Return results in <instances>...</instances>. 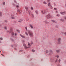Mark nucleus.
Segmentation results:
<instances>
[{"label": "nucleus", "instance_id": "nucleus-38", "mask_svg": "<svg viewBox=\"0 0 66 66\" xmlns=\"http://www.w3.org/2000/svg\"><path fill=\"white\" fill-rule=\"evenodd\" d=\"M14 2L15 3H16V4H17V3L15 1H14Z\"/></svg>", "mask_w": 66, "mask_h": 66}, {"label": "nucleus", "instance_id": "nucleus-19", "mask_svg": "<svg viewBox=\"0 0 66 66\" xmlns=\"http://www.w3.org/2000/svg\"><path fill=\"white\" fill-rule=\"evenodd\" d=\"M43 4H47V3L46 2H43Z\"/></svg>", "mask_w": 66, "mask_h": 66}, {"label": "nucleus", "instance_id": "nucleus-57", "mask_svg": "<svg viewBox=\"0 0 66 66\" xmlns=\"http://www.w3.org/2000/svg\"><path fill=\"white\" fill-rule=\"evenodd\" d=\"M1 26V24H0V26Z\"/></svg>", "mask_w": 66, "mask_h": 66}, {"label": "nucleus", "instance_id": "nucleus-1", "mask_svg": "<svg viewBox=\"0 0 66 66\" xmlns=\"http://www.w3.org/2000/svg\"><path fill=\"white\" fill-rule=\"evenodd\" d=\"M28 34H29V35L31 37L33 36V34L32 31H28Z\"/></svg>", "mask_w": 66, "mask_h": 66}, {"label": "nucleus", "instance_id": "nucleus-3", "mask_svg": "<svg viewBox=\"0 0 66 66\" xmlns=\"http://www.w3.org/2000/svg\"><path fill=\"white\" fill-rule=\"evenodd\" d=\"M60 14H61V15H64V14H66V11L61 12H60Z\"/></svg>", "mask_w": 66, "mask_h": 66}, {"label": "nucleus", "instance_id": "nucleus-5", "mask_svg": "<svg viewBox=\"0 0 66 66\" xmlns=\"http://www.w3.org/2000/svg\"><path fill=\"white\" fill-rule=\"evenodd\" d=\"M46 18H47L48 19L50 18H51V16H50V14H48L46 16Z\"/></svg>", "mask_w": 66, "mask_h": 66}, {"label": "nucleus", "instance_id": "nucleus-16", "mask_svg": "<svg viewBox=\"0 0 66 66\" xmlns=\"http://www.w3.org/2000/svg\"><path fill=\"white\" fill-rule=\"evenodd\" d=\"M35 12L36 13V14H38V11L37 10L36 11H35Z\"/></svg>", "mask_w": 66, "mask_h": 66}, {"label": "nucleus", "instance_id": "nucleus-21", "mask_svg": "<svg viewBox=\"0 0 66 66\" xmlns=\"http://www.w3.org/2000/svg\"><path fill=\"white\" fill-rule=\"evenodd\" d=\"M16 31L20 33V31L19 29H16Z\"/></svg>", "mask_w": 66, "mask_h": 66}, {"label": "nucleus", "instance_id": "nucleus-31", "mask_svg": "<svg viewBox=\"0 0 66 66\" xmlns=\"http://www.w3.org/2000/svg\"><path fill=\"white\" fill-rule=\"evenodd\" d=\"M56 16L58 17H59L60 16V15L59 14H57L56 15Z\"/></svg>", "mask_w": 66, "mask_h": 66}, {"label": "nucleus", "instance_id": "nucleus-18", "mask_svg": "<svg viewBox=\"0 0 66 66\" xmlns=\"http://www.w3.org/2000/svg\"><path fill=\"white\" fill-rule=\"evenodd\" d=\"M56 52H57V53H59L60 52V51L59 50H57L56 51Z\"/></svg>", "mask_w": 66, "mask_h": 66}, {"label": "nucleus", "instance_id": "nucleus-40", "mask_svg": "<svg viewBox=\"0 0 66 66\" xmlns=\"http://www.w3.org/2000/svg\"><path fill=\"white\" fill-rule=\"evenodd\" d=\"M19 7V6L18 5H17V6H16V7L18 8V7Z\"/></svg>", "mask_w": 66, "mask_h": 66}, {"label": "nucleus", "instance_id": "nucleus-32", "mask_svg": "<svg viewBox=\"0 0 66 66\" xmlns=\"http://www.w3.org/2000/svg\"><path fill=\"white\" fill-rule=\"evenodd\" d=\"M31 15L32 18H34V15L33 14H31Z\"/></svg>", "mask_w": 66, "mask_h": 66}, {"label": "nucleus", "instance_id": "nucleus-44", "mask_svg": "<svg viewBox=\"0 0 66 66\" xmlns=\"http://www.w3.org/2000/svg\"><path fill=\"white\" fill-rule=\"evenodd\" d=\"M32 52H35V51L34 50H32Z\"/></svg>", "mask_w": 66, "mask_h": 66}, {"label": "nucleus", "instance_id": "nucleus-20", "mask_svg": "<svg viewBox=\"0 0 66 66\" xmlns=\"http://www.w3.org/2000/svg\"><path fill=\"white\" fill-rule=\"evenodd\" d=\"M48 6L49 7H50L51 6V4L50 3H49L48 4Z\"/></svg>", "mask_w": 66, "mask_h": 66}, {"label": "nucleus", "instance_id": "nucleus-46", "mask_svg": "<svg viewBox=\"0 0 66 66\" xmlns=\"http://www.w3.org/2000/svg\"><path fill=\"white\" fill-rule=\"evenodd\" d=\"M64 19H66V17H64Z\"/></svg>", "mask_w": 66, "mask_h": 66}, {"label": "nucleus", "instance_id": "nucleus-47", "mask_svg": "<svg viewBox=\"0 0 66 66\" xmlns=\"http://www.w3.org/2000/svg\"><path fill=\"white\" fill-rule=\"evenodd\" d=\"M54 6H56V4L55 3H54Z\"/></svg>", "mask_w": 66, "mask_h": 66}, {"label": "nucleus", "instance_id": "nucleus-53", "mask_svg": "<svg viewBox=\"0 0 66 66\" xmlns=\"http://www.w3.org/2000/svg\"><path fill=\"white\" fill-rule=\"evenodd\" d=\"M27 21H29V19H28L27 20Z\"/></svg>", "mask_w": 66, "mask_h": 66}, {"label": "nucleus", "instance_id": "nucleus-52", "mask_svg": "<svg viewBox=\"0 0 66 66\" xmlns=\"http://www.w3.org/2000/svg\"><path fill=\"white\" fill-rule=\"evenodd\" d=\"M57 59H56V62H57Z\"/></svg>", "mask_w": 66, "mask_h": 66}, {"label": "nucleus", "instance_id": "nucleus-30", "mask_svg": "<svg viewBox=\"0 0 66 66\" xmlns=\"http://www.w3.org/2000/svg\"><path fill=\"white\" fill-rule=\"evenodd\" d=\"M60 21H62V22H64V20H63V19H61L60 20Z\"/></svg>", "mask_w": 66, "mask_h": 66}, {"label": "nucleus", "instance_id": "nucleus-26", "mask_svg": "<svg viewBox=\"0 0 66 66\" xmlns=\"http://www.w3.org/2000/svg\"><path fill=\"white\" fill-rule=\"evenodd\" d=\"M52 22H53V23H56V22L55 21H52Z\"/></svg>", "mask_w": 66, "mask_h": 66}, {"label": "nucleus", "instance_id": "nucleus-22", "mask_svg": "<svg viewBox=\"0 0 66 66\" xmlns=\"http://www.w3.org/2000/svg\"><path fill=\"white\" fill-rule=\"evenodd\" d=\"M28 46L29 47H28V48H29L30 47V43H28Z\"/></svg>", "mask_w": 66, "mask_h": 66}, {"label": "nucleus", "instance_id": "nucleus-36", "mask_svg": "<svg viewBox=\"0 0 66 66\" xmlns=\"http://www.w3.org/2000/svg\"><path fill=\"white\" fill-rule=\"evenodd\" d=\"M54 10H57V9L56 8H54Z\"/></svg>", "mask_w": 66, "mask_h": 66}, {"label": "nucleus", "instance_id": "nucleus-37", "mask_svg": "<svg viewBox=\"0 0 66 66\" xmlns=\"http://www.w3.org/2000/svg\"><path fill=\"white\" fill-rule=\"evenodd\" d=\"M56 57L57 58H58L59 57V56L58 55L56 56Z\"/></svg>", "mask_w": 66, "mask_h": 66}, {"label": "nucleus", "instance_id": "nucleus-56", "mask_svg": "<svg viewBox=\"0 0 66 66\" xmlns=\"http://www.w3.org/2000/svg\"><path fill=\"white\" fill-rule=\"evenodd\" d=\"M2 56H3L4 55H3V54H2Z\"/></svg>", "mask_w": 66, "mask_h": 66}, {"label": "nucleus", "instance_id": "nucleus-50", "mask_svg": "<svg viewBox=\"0 0 66 66\" xmlns=\"http://www.w3.org/2000/svg\"><path fill=\"white\" fill-rule=\"evenodd\" d=\"M65 6L66 7V2L65 3Z\"/></svg>", "mask_w": 66, "mask_h": 66}, {"label": "nucleus", "instance_id": "nucleus-55", "mask_svg": "<svg viewBox=\"0 0 66 66\" xmlns=\"http://www.w3.org/2000/svg\"><path fill=\"white\" fill-rule=\"evenodd\" d=\"M0 43H1V41H0Z\"/></svg>", "mask_w": 66, "mask_h": 66}, {"label": "nucleus", "instance_id": "nucleus-42", "mask_svg": "<svg viewBox=\"0 0 66 66\" xmlns=\"http://www.w3.org/2000/svg\"><path fill=\"white\" fill-rule=\"evenodd\" d=\"M34 44V43L32 42H31V44Z\"/></svg>", "mask_w": 66, "mask_h": 66}, {"label": "nucleus", "instance_id": "nucleus-8", "mask_svg": "<svg viewBox=\"0 0 66 66\" xmlns=\"http://www.w3.org/2000/svg\"><path fill=\"white\" fill-rule=\"evenodd\" d=\"M25 9H26V11H28V10H29L28 7H27V6L25 7Z\"/></svg>", "mask_w": 66, "mask_h": 66}, {"label": "nucleus", "instance_id": "nucleus-9", "mask_svg": "<svg viewBox=\"0 0 66 66\" xmlns=\"http://www.w3.org/2000/svg\"><path fill=\"white\" fill-rule=\"evenodd\" d=\"M20 36H21V37H22V38H25V36H23V35H22L21 34L20 35Z\"/></svg>", "mask_w": 66, "mask_h": 66}, {"label": "nucleus", "instance_id": "nucleus-10", "mask_svg": "<svg viewBox=\"0 0 66 66\" xmlns=\"http://www.w3.org/2000/svg\"><path fill=\"white\" fill-rule=\"evenodd\" d=\"M30 27L31 29H33V25H30Z\"/></svg>", "mask_w": 66, "mask_h": 66}, {"label": "nucleus", "instance_id": "nucleus-29", "mask_svg": "<svg viewBox=\"0 0 66 66\" xmlns=\"http://www.w3.org/2000/svg\"><path fill=\"white\" fill-rule=\"evenodd\" d=\"M3 4L4 5H5V2H3Z\"/></svg>", "mask_w": 66, "mask_h": 66}, {"label": "nucleus", "instance_id": "nucleus-7", "mask_svg": "<svg viewBox=\"0 0 66 66\" xmlns=\"http://www.w3.org/2000/svg\"><path fill=\"white\" fill-rule=\"evenodd\" d=\"M22 19H20V20H19L18 22H22Z\"/></svg>", "mask_w": 66, "mask_h": 66}, {"label": "nucleus", "instance_id": "nucleus-34", "mask_svg": "<svg viewBox=\"0 0 66 66\" xmlns=\"http://www.w3.org/2000/svg\"><path fill=\"white\" fill-rule=\"evenodd\" d=\"M17 11H18V12H19V9H17Z\"/></svg>", "mask_w": 66, "mask_h": 66}, {"label": "nucleus", "instance_id": "nucleus-48", "mask_svg": "<svg viewBox=\"0 0 66 66\" xmlns=\"http://www.w3.org/2000/svg\"><path fill=\"white\" fill-rule=\"evenodd\" d=\"M15 46L16 47L17 46V45L16 44H15Z\"/></svg>", "mask_w": 66, "mask_h": 66}, {"label": "nucleus", "instance_id": "nucleus-25", "mask_svg": "<svg viewBox=\"0 0 66 66\" xmlns=\"http://www.w3.org/2000/svg\"><path fill=\"white\" fill-rule=\"evenodd\" d=\"M25 29H26V31H28V29H27V26L25 27Z\"/></svg>", "mask_w": 66, "mask_h": 66}, {"label": "nucleus", "instance_id": "nucleus-27", "mask_svg": "<svg viewBox=\"0 0 66 66\" xmlns=\"http://www.w3.org/2000/svg\"><path fill=\"white\" fill-rule=\"evenodd\" d=\"M25 34H26V35H27V36H28V33H27V32H25Z\"/></svg>", "mask_w": 66, "mask_h": 66}, {"label": "nucleus", "instance_id": "nucleus-14", "mask_svg": "<svg viewBox=\"0 0 66 66\" xmlns=\"http://www.w3.org/2000/svg\"><path fill=\"white\" fill-rule=\"evenodd\" d=\"M2 16V12H0V16Z\"/></svg>", "mask_w": 66, "mask_h": 66}, {"label": "nucleus", "instance_id": "nucleus-49", "mask_svg": "<svg viewBox=\"0 0 66 66\" xmlns=\"http://www.w3.org/2000/svg\"><path fill=\"white\" fill-rule=\"evenodd\" d=\"M56 13H58V11H56Z\"/></svg>", "mask_w": 66, "mask_h": 66}, {"label": "nucleus", "instance_id": "nucleus-28", "mask_svg": "<svg viewBox=\"0 0 66 66\" xmlns=\"http://www.w3.org/2000/svg\"><path fill=\"white\" fill-rule=\"evenodd\" d=\"M51 0H47V2L48 3H50Z\"/></svg>", "mask_w": 66, "mask_h": 66}, {"label": "nucleus", "instance_id": "nucleus-24", "mask_svg": "<svg viewBox=\"0 0 66 66\" xmlns=\"http://www.w3.org/2000/svg\"><path fill=\"white\" fill-rule=\"evenodd\" d=\"M44 22H45V23L47 24L48 23H49L48 22H47V21H45Z\"/></svg>", "mask_w": 66, "mask_h": 66}, {"label": "nucleus", "instance_id": "nucleus-23", "mask_svg": "<svg viewBox=\"0 0 66 66\" xmlns=\"http://www.w3.org/2000/svg\"><path fill=\"white\" fill-rule=\"evenodd\" d=\"M62 35H63V34H64L66 36V32H62Z\"/></svg>", "mask_w": 66, "mask_h": 66}, {"label": "nucleus", "instance_id": "nucleus-35", "mask_svg": "<svg viewBox=\"0 0 66 66\" xmlns=\"http://www.w3.org/2000/svg\"><path fill=\"white\" fill-rule=\"evenodd\" d=\"M12 35L13 36L14 35V32H12Z\"/></svg>", "mask_w": 66, "mask_h": 66}, {"label": "nucleus", "instance_id": "nucleus-15", "mask_svg": "<svg viewBox=\"0 0 66 66\" xmlns=\"http://www.w3.org/2000/svg\"><path fill=\"white\" fill-rule=\"evenodd\" d=\"M28 13L29 14V15H30L31 14L30 13V10H29L28 11Z\"/></svg>", "mask_w": 66, "mask_h": 66}, {"label": "nucleus", "instance_id": "nucleus-12", "mask_svg": "<svg viewBox=\"0 0 66 66\" xmlns=\"http://www.w3.org/2000/svg\"><path fill=\"white\" fill-rule=\"evenodd\" d=\"M7 33H8L9 34H10L11 33V31L10 30H8L7 31Z\"/></svg>", "mask_w": 66, "mask_h": 66}, {"label": "nucleus", "instance_id": "nucleus-45", "mask_svg": "<svg viewBox=\"0 0 66 66\" xmlns=\"http://www.w3.org/2000/svg\"><path fill=\"white\" fill-rule=\"evenodd\" d=\"M52 51L51 50H50V53H52Z\"/></svg>", "mask_w": 66, "mask_h": 66}, {"label": "nucleus", "instance_id": "nucleus-41", "mask_svg": "<svg viewBox=\"0 0 66 66\" xmlns=\"http://www.w3.org/2000/svg\"><path fill=\"white\" fill-rule=\"evenodd\" d=\"M14 35H15V36H16L17 35V33H15L14 34Z\"/></svg>", "mask_w": 66, "mask_h": 66}, {"label": "nucleus", "instance_id": "nucleus-39", "mask_svg": "<svg viewBox=\"0 0 66 66\" xmlns=\"http://www.w3.org/2000/svg\"><path fill=\"white\" fill-rule=\"evenodd\" d=\"M0 39L1 40H3V38L2 37L0 38Z\"/></svg>", "mask_w": 66, "mask_h": 66}, {"label": "nucleus", "instance_id": "nucleus-54", "mask_svg": "<svg viewBox=\"0 0 66 66\" xmlns=\"http://www.w3.org/2000/svg\"><path fill=\"white\" fill-rule=\"evenodd\" d=\"M11 41H13V39H12V40H11Z\"/></svg>", "mask_w": 66, "mask_h": 66}, {"label": "nucleus", "instance_id": "nucleus-13", "mask_svg": "<svg viewBox=\"0 0 66 66\" xmlns=\"http://www.w3.org/2000/svg\"><path fill=\"white\" fill-rule=\"evenodd\" d=\"M23 46L25 47V48H26V49L28 48L27 47L26 44H24Z\"/></svg>", "mask_w": 66, "mask_h": 66}, {"label": "nucleus", "instance_id": "nucleus-17", "mask_svg": "<svg viewBox=\"0 0 66 66\" xmlns=\"http://www.w3.org/2000/svg\"><path fill=\"white\" fill-rule=\"evenodd\" d=\"M30 9H31V10H34V8L32 7H30Z\"/></svg>", "mask_w": 66, "mask_h": 66}, {"label": "nucleus", "instance_id": "nucleus-43", "mask_svg": "<svg viewBox=\"0 0 66 66\" xmlns=\"http://www.w3.org/2000/svg\"><path fill=\"white\" fill-rule=\"evenodd\" d=\"M50 8L52 9L53 8L52 6H50Z\"/></svg>", "mask_w": 66, "mask_h": 66}, {"label": "nucleus", "instance_id": "nucleus-2", "mask_svg": "<svg viewBox=\"0 0 66 66\" xmlns=\"http://www.w3.org/2000/svg\"><path fill=\"white\" fill-rule=\"evenodd\" d=\"M61 40V39L60 38H59L57 39V41L58 42L59 44H60V41Z\"/></svg>", "mask_w": 66, "mask_h": 66}, {"label": "nucleus", "instance_id": "nucleus-51", "mask_svg": "<svg viewBox=\"0 0 66 66\" xmlns=\"http://www.w3.org/2000/svg\"><path fill=\"white\" fill-rule=\"evenodd\" d=\"M60 59H59V62H60Z\"/></svg>", "mask_w": 66, "mask_h": 66}, {"label": "nucleus", "instance_id": "nucleus-58", "mask_svg": "<svg viewBox=\"0 0 66 66\" xmlns=\"http://www.w3.org/2000/svg\"><path fill=\"white\" fill-rule=\"evenodd\" d=\"M1 52L0 51V52Z\"/></svg>", "mask_w": 66, "mask_h": 66}, {"label": "nucleus", "instance_id": "nucleus-4", "mask_svg": "<svg viewBox=\"0 0 66 66\" xmlns=\"http://www.w3.org/2000/svg\"><path fill=\"white\" fill-rule=\"evenodd\" d=\"M41 13L42 14H45V10H42Z\"/></svg>", "mask_w": 66, "mask_h": 66}, {"label": "nucleus", "instance_id": "nucleus-6", "mask_svg": "<svg viewBox=\"0 0 66 66\" xmlns=\"http://www.w3.org/2000/svg\"><path fill=\"white\" fill-rule=\"evenodd\" d=\"M11 18L12 19H15V18L14 17V16L13 14H11Z\"/></svg>", "mask_w": 66, "mask_h": 66}, {"label": "nucleus", "instance_id": "nucleus-33", "mask_svg": "<svg viewBox=\"0 0 66 66\" xmlns=\"http://www.w3.org/2000/svg\"><path fill=\"white\" fill-rule=\"evenodd\" d=\"M48 52H49L48 50H46V53H48Z\"/></svg>", "mask_w": 66, "mask_h": 66}, {"label": "nucleus", "instance_id": "nucleus-11", "mask_svg": "<svg viewBox=\"0 0 66 66\" xmlns=\"http://www.w3.org/2000/svg\"><path fill=\"white\" fill-rule=\"evenodd\" d=\"M4 29L6 30H7V27L6 26H5L4 27Z\"/></svg>", "mask_w": 66, "mask_h": 66}]
</instances>
